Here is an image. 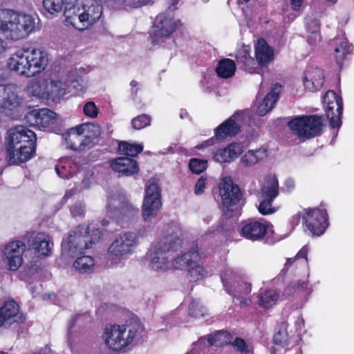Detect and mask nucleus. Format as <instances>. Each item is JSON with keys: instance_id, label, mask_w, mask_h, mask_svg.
I'll return each instance as SVG.
<instances>
[{"instance_id": "f257e3e1", "label": "nucleus", "mask_w": 354, "mask_h": 354, "mask_svg": "<svg viewBox=\"0 0 354 354\" xmlns=\"http://www.w3.org/2000/svg\"><path fill=\"white\" fill-rule=\"evenodd\" d=\"M143 332L142 323L137 319H132L126 324H106L102 337L109 349L124 352L127 346L142 339Z\"/></svg>"}, {"instance_id": "f03ea898", "label": "nucleus", "mask_w": 354, "mask_h": 354, "mask_svg": "<svg viewBox=\"0 0 354 354\" xmlns=\"http://www.w3.org/2000/svg\"><path fill=\"white\" fill-rule=\"evenodd\" d=\"M64 15L66 22L83 30L97 22L102 15V7L97 0H66Z\"/></svg>"}, {"instance_id": "7ed1b4c3", "label": "nucleus", "mask_w": 354, "mask_h": 354, "mask_svg": "<svg viewBox=\"0 0 354 354\" xmlns=\"http://www.w3.org/2000/svg\"><path fill=\"white\" fill-rule=\"evenodd\" d=\"M35 133L24 126L9 131L7 160L10 164H19L30 160L35 152Z\"/></svg>"}, {"instance_id": "20e7f679", "label": "nucleus", "mask_w": 354, "mask_h": 354, "mask_svg": "<svg viewBox=\"0 0 354 354\" xmlns=\"http://www.w3.org/2000/svg\"><path fill=\"white\" fill-rule=\"evenodd\" d=\"M102 234L97 229L82 224L71 230L62 242V256L75 258L100 239Z\"/></svg>"}, {"instance_id": "39448f33", "label": "nucleus", "mask_w": 354, "mask_h": 354, "mask_svg": "<svg viewBox=\"0 0 354 354\" xmlns=\"http://www.w3.org/2000/svg\"><path fill=\"white\" fill-rule=\"evenodd\" d=\"M46 53L39 49H21L8 59V68L19 75L33 77L44 71L48 65Z\"/></svg>"}, {"instance_id": "423d86ee", "label": "nucleus", "mask_w": 354, "mask_h": 354, "mask_svg": "<svg viewBox=\"0 0 354 354\" xmlns=\"http://www.w3.org/2000/svg\"><path fill=\"white\" fill-rule=\"evenodd\" d=\"M35 27V19L10 9H0V33L6 38L18 40L28 36Z\"/></svg>"}, {"instance_id": "0eeeda50", "label": "nucleus", "mask_w": 354, "mask_h": 354, "mask_svg": "<svg viewBox=\"0 0 354 354\" xmlns=\"http://www.w3.org/2000/svg\"><path fill=\"white\" fill-rule=\"evenodd\" d=\"M181 247L182 240L174 236H165L153 243L147 255L151 269L158 271L167 268L171 253L179 250Z\"/></svg>"}, {"instance_id": "6e6552de", "label": "nucleus", "mask_w": 354, "mask_h": 354, "mask_svg": "<svg viewBox=\"0 0 354 354\" xmlns=\"http://www.w3.org/2000/svg\"><path fill=\"white\" fill-rule=\"evenodd\" d=\"M139 208L129 200L126 194L117 192L107 198L106 214L118 222L128 223L137 218Z\"/></svg>"}, {"instance_id": "1a4fd4ad", "label": "nucleus", "mask_w": 354, "mask_h": 354, "mask_svg": "<svg viewBox=\"0 0 354 354\" xmlns=\"http://www.w3.org/2000/svg\"><path fill=\"white\" fill-rule=\"evenodd\" d=\"M139 233L125 232L120 233L111 243L108 254L111 262L118 266L132 255L139 244Z\"/></svg>"}, {"instance_id": "9d476101", "label": "nucleus", "mask_w": 354, "mask_h": 354, "mask_svg": "<svg viewBox=\"0 0 354 354\" xmlns=\"http://www.w3.org/2000/svg\"><path fill=\"white\" fill-rule=\"evenodd\" d=\"M221 278L225 291L233 298L239 300L241 307L250 305L251 299L247 296L251 292V283L243 281L232 268H226Z\"/></svg>"}, {"instance_id": "9b49d317", "label": "nucleus", "mask_w": 354, "mask_h": 354, "mask_svg": "<svg viewBox=\"0 0 354 354\" xmlns=\"http://www.w3.org/2000/svg\"><path fill=\"white\" fill-rule=\"evenodd\" d=\"M221 199V209L227 218L239 214L240 206L243 205V193L240 187L230 179H225L219 187Z\"/></svg>"}, {"instance_id": "f8f14e48", "label": "nucleus", "mask_w": 354, "mask_h": 354, "mask_svg": "<svg viewBox=\"0 0 354 354\" xmlns=\"http://www.w3.org/2000/svg\"><path fill=\"white\" fill-rule=\"evenodd\" d=\"M323 122L322 116L304 115L290 121L288 127L295 134L299 137L311 138L321 134Z\"/></svg>"}, {"instance_id": "ddd939ff", "label": "nucleus", "mask_w": 354, "mask_h": 354, "mask_svg": "<svg viewBox=\"0 0 354 354\" xmlns=\"http://www.w3.org/2000/svg\"><path fill=\"white\" fill-rule=\"evenodd\" d=\"M177 28V21L174 17L165 13L159 14L150 30V41L153 46L162 45L167 40L174 42L171 35Z\"/></svg>"}, {"instance_id": "4468645a", "label": "nucleus", "mask_w": 354, "mask_h": 354, "mask_svg": "<svg viewBox=\"0 0 354 354\" xmlns=\"http://www.w3.org/2000/svg\"><path fill=\"white\" fill-rule=\"evenodd\" d=\"M279 194V182L274 175H268L265 177L260 192L261 202L258 207L260 214L267 215L276 212L272 207L274 200Z\"/></svg>"}, {"instance_id": "2eb2a0df", "label": "nucleus", "mask_w": 354, "mask_h": 354, "mask_svg": "<svg viewBox=\"0 0 354 354\" xmlns=\"http://www.w3.org/2000/svg\"><path fill=\"white\" fill-rule=\"evenodd\" d=\"M162 206L160 189L156 183H148L145 189V196L142 204V215L145 221L153 218Z\"/></svg>"}, {"instance_id": "dca6fc26", "label": "nucleus", "mask_w": 354, "mask_h": 354, "mask_svg": "<svg viewBox=\"0 0 354 354\" xmlns=\"http://www.w3.org/2000/svg\"><path fill=\"white\" fill-rule=\"evenodd\" d=\"M328 214L324 209H307L303 216L306 227L313 236L323 234L328 225Z\"/></svg>"}, {"instance_id": "f3484780", "label": "nucleus", "mask_w": 354, "mask_h": 354, "mask_svg": "<svg viewBox=\"0 0 354 354\" xmlns=\"http://www.w3.org/2000/svg\"><path fill=\"white\" fill-rule=\"evenodd\" d=\"M326 107V114L330 120V124L332 128H339L341 116L343 111V102L342 97L337 95L333 91H328L323 97Z\"/></svg>"}, {"instance_id": "a211bd4d", "label": "nucleus", "mask_w": 354, "mask_h": 354, "mask_svg": "<svg viewBox=\"0 0 354 354\" xmlns=\"http://www.w3.org/2000/svg\"><path fill=\"white\" fill-rule=\"evenodd\" d=\"M21 103L16 84H0V109L3 113L8 115L16 111Z\"/></svg>"}, {"instance_id": "6ab92c4d", "label": "nucleus", "mask_w": 354, "mask_h": 354, "mask_svg": "<svg viewBox=\"0 0 354 354\" xmlns=\"http://www.w3.org/2000/svg\"><path fill=\"white\" fill-rule=\"evenodd\" d=\"M24 119L30 127L45 130L55 123L56 113L48 109H34L28 111Z\"/></svg>"}, {"instance_id": "aec40b11", "label": "nucleus", "mask_w": 354, "mask_h": 354, "mask_svg": "<svg viewBox=\"0 0 354 354\" xmlns=\"http://www.w3.org/2000/svg\"><path fill=\"white\" fill-rule=\"evenodd\" d=\"M268 227V223L263 221L248 219L241 223L240 234L246 239L254 241L263 238Z\"/></svg>"}, {"instance_id": "412c9836", "label": "nucleus", "mask_w": 354, "mask_h": 354, "mask_svg": "<svg viewBox=\"0 0 354 354\" xmlns=\"http://www.w3.org/2000/svg\"><path fill=\"white\" fill-rule=\"evenodd\" d=\"M25 250L26 245L21 241H12L5 246L3 254L10 270H17L21 266Z\"/></svg>"}, {"instance_id": "4be33fe9", "label": "nucleus", "mask_w": 354, "mask_h": 354, "mask_svg": "<svg viewBox=\"0 0 354 354\" xmlns=\"http://www.w3.org/2000/svg\"><path fill=\"white\" fill-rule=\"evenodd\" d=\"M25 319L22 315H19V306L13 300L6 301L0 308V327L15 322L24 323Z\"/></svg>"}, {"instance_id": "5701e85b", "label": "nucleus", "mask_w": 354, "mask_h": 354, "mask_svg": "<svg viewBox=\"0 0 354 354\" xmlns=\"http://www.w3.org/2000/svg\"><path fill=\"white\" fill-rule=\"evenodd\" d=\"M324 83L323 71L318 67H308L303 76V84L304 88L309 91L315 92L319 91Z\"/></svg>"}, {"instance_id": "b1692460", "label": "nucleus", "mask_w": 354, "mask_h": 354, "mask_svg": "<svg viewBox=\"0 0 354 354\" xmlns=\"http://www.w3.org/2000/svg\"><path fill=\"white\" fill-rule=\"evenodd\" d=\"M93 123H83L71 128L63 135L67 148L73 151H80L82 134L88 131V128L92 127Z\"/></svg>"}, {"instance_id": "393cba45", "label": "nucleus", "mask_w": 354, "mask_h": 354, "mask_svg": "<svg viewBox=\"0 0 354 354\" xmlns=\"http://www.w3.org/2000/svg\"><path fill=\"white\" fill-rule=\"evenodd\" d=\"M113 170L122 176H129L137 174L139 167L136 161L129 157H120L111 162Z\"/></svg>"}, {"instance_id": "a878e982", "label": "nucleus", "mask_w": 354, "mask_h": 354, "mask_svg": "<svg viewBox=\"0 0 354 354\" xmlns=\"http://www.w3.org/2000/svg\"><path fill=\"white\" fill-rule=\"evenodd\" d=\"M243 151L241 143L233 142L223 149H218L214 154L215 161L221 163L231 162L238 158Z\"/></svg>"}, {"instance_id": "bb28decb", "label": "nucleus", "mask_w": 354, "mask_h": 354, "mask_svg": "<svg viewBox=\"0 0 354 354\" xmlns=\"http://www.w3.org/2000/svg\"><path fill=\"white\" fill-rule=\"evenodd\" d=\"M201 258L198 247H196L174 258L172 260V266L175 269L187 270L192 265L196 263L197 261H201Z\"/></svg>"}, {"instance_id": "cd10ccee", "label": "nucleus", "mask_w": 354, "mask_h": 354, "mask_svg": "<svg viewBox=\"0 0 354 354\" xmlns=\"http://www.w3.org/2000/svg\"><path fill=\"white\" fill-rule=\"evenodd\" d=\"M281 91V85L280 84L277 83L273 85L271 91L263 97V102L257 106V113L259 115L263 116L273 109L279 99Z\"/></svg>"}, {"instance_id": "c85d7f7f", "label": "nucleus", "mask_w": 354, "mask_h": 354, "mask_svg": "<svg viewBox=\"0 0 354 354\" xmlns=\"http://www.w3.org/2000/svg\"><path fill=\"white\" fill-rule=\"evenodd\" d=\"M67 84L66 82L60 80H50L47 82L44 91L42 92L41 97H46L48 100L56 101L59 100L66 94Z\"/></svg>"}, {"instance_id": "c756f323", "label": "nucleus", "mask_w": 354, "mask_h": 354, "mask_svg": "<svg viewBox=\"0 0 354 354\" xmlns=\"http://www.w3.org/2000/svg\"><path fill=\"white\" fill-rule=\"evenodd\" d=\"M337 64L341 67L348 55L351 54L353 47L344 36H337L333 41Z\"/></svg>"}, {"instance_id": "7c9ffc66", "label": "nucleus", "mask_w": 354, "mask_h": 354, "mask_svg": "<svg viewBox=\"0 0 354 354\" xmlns=\"http://www.w3.org/2000/svg\"><path fill=\"white\" fill-rule=\"evenodd\" d=\"M106 2L113 10L125 11L153 3V0H106Z\"/></svg>"}, {"instance_id": "2f4dec72", "label": "nucleus", "mask_w": 354, "mask_h": 354, "mask_svg": "<svg viewBox=\"0 0 354 354\" xmlns=\"http://www.w3.org/2000/svg\"><path fill=\"white\" fill-rule=\"evenodd\" d=\"M256 60L259 66H266L274 57L273 49L268 44L264 39H259L255 46Z\"/></svg>"}, {"instance_id": "473e14b6", "label": "nucleus", "mask_w": 354, "mask_h": 354, "mask_svg": "<svg viewBox=\"0 0 354 354\" xmlns=\"http://www.w3.org/2000/svg\"><path fill=\"white\" fill-rule=\"evenodd\" d=\"M53 245L50 236L44 233L36 234L31 243L32 249L40 256H49Z\"/></svg>"}, {"instance_id": "72a5a7b5", "label": "nucleus", "mask_w": 354, "mask_h": 354, "mask_svg": "<svg viewBox=\"0 0 354 354\" xmlns=\"http://www.w3.org/2000/svg\"><path fill=\"white\" fill-rule=\"evenodd\" d=\"M233 115L216 129V140H222L227 136H234L240 131L239 125L234 120Z\"/></svg>"}, {"instance_id": "f704fd0d", "label": "nucleus", "mask_w": 354, "mask_h": 354, "mask_svg": "<svg viewBox=\"0 0 354 354\" xmlns=\"http://www.w3.org/2000/svg\"><path fill=\"white\" fill-rule=\"evenodd\" d=\"M238 64H242L244 70L250 73H260L261 66L259 63L256 62L250 55L249 52L246 49L240 50L236 56Z\"/></svg>"}, {"instance_id": "c9c22d12", "label": "nucleus", "mask_w": 354, "mask_h": 354, "mask_svg": "<svg viewBox=\"0 0 354 354\" xmlns=\"http://www.w3.org/2000/svg\"><path fill=\"white\" fill-rule=\"evenodd\" d=\"M287 321L283 320L278 324L277 332L273 337L274 343L283 348L287 346L290 342V335L287 331Z\"/></svg>"}, {"instance_id": "e433bc0d", "label": "nucleus", "mask_w": 354, "mask_h": 354, "mask_svg": "<svg viewBox=\"0 0 354 354\" xmlns=\"http://www.w3.org/2000/svg\"><path fill=\"white\" fill-rule=\"evenodd\" d=\"M279 294L275 290H261L258 295V303L263 308H269L275 305Z\"/></svg>"}, {"instance_id": "4c0bfd02", "label": "nucleus", "mask_w": 354, "mask_h": 354, "mask_svg": "<svg viewBox=\"0 0 354 354\" xmlns=\"http://www.w3.org/2000/svg\"><path fill=\"white\" fill-rule=\"evenodd\" d=\"M267 156L265 149L250 150L241 158V162L245 167H252Z\"/></svg>"}, {"instance_id": "58836bf2", "label": "nucleus", "mask_w": 354, "mask_h": 354, "mask_svg": "<svg viewBox=\"0 0 354 354\" xmlns=\"http://www.w3.org/2000/svg\"><path fill=\"white\" fill-rule=\"evenodd\" d=\"M236 71V65L230 59H223L218 62L216 67V73L219 77L228 78L232 77Z\"/></svg>"}, {"instance_id": "ea45409f", "label": "nucleus", "mask_w": 354, "mask_h": 354, "mask_svg": "<svg viewBox=\"0 0 354 354\" xmlns=\"http://www.w3.org/2000/svg\"><path fill=\"white\" fill-rule=\"evenodd\" d=\"M94 259L91 256H82L77 258L73 263V267L80 273L91 272L94 269Z\"/></svg>"}, {"instance_id": "a19ab883", "label": "nucleus", "mask_w": 354, "mask_h": 354, "mask_svg": "<svg viewBox=\"0 0 354 354\" xmlns=\"http://www.w3.org/2000/svg\"><path fill=\"white\" fill-rule=\"evenodd\" d=\"M100 131L98 126L93 123V127L88 128L86 133L82 134L80 151H83L87 147H90L94 139L100 134Z\"/></svg>"}, {"instance_id": "79ce46f5", "label": "nucleus", "mask_w": 354, "mask_h": 354, "mask_svg": "<svg viewBox=\"0 0 354 354\" xmlns=\"http://www.w3.org/2000/svg\"><path fill=\"white\" fill-rule=\"evenodd\" d=\"M118 149L120 154L134 157L142 152L143 146L127 141H121L119 143Z\"/></svg>"}, {"instance_id": "37998d69", "label": "nucleus", "mask_w": 354, "mask_h": 354, "mask_svg": "<svg viewBox=\"0 0 354 354\" xmlns=\"http://www.w3.org/2000/svg\"><path fill=\"white\" fill-rule=\"evenodd\" d=\"M189 303V315L196 319L205 317L207 314V309L200 304L199 301L186 298L184 304Z\"/></svg>"}, {"instance_id": "c03bdc74", "label": "nucleus", "mask_w": 354, "mask_h": 354, "mask_svg": "<svg viewBox=\"0 0 354 354\" xmlns=\"http://www.w3.org/2000/svg\"><path fill=\"white\" fill-rule=\"evenodd\" d=\"M230 334L227 331L220 330L208 335L207 341L210 346H222L230 343Z\"/></svg>"}, {"instance_id": "a18cd8bd", "label": "nucleus", "mask_w": 354, "mask_h": 354, "mask_svg": "<svg viewBox=\"0 0 354 354\" xmlns=\"http://www.w3.org/2000/svg\"><path fill=\"white\" fill-rule=\"evenodd\" d=\"M308 248L306 245H304L296 254L294 258H288L284 265L283 268L281 270V272H286L289 268L294 263H298L299 261H304L305 264L308 262Z\"/></svg>"}, {"instance_id": "49530a36", "label": "nucleus", "mask_w": 354, "mask_h": 354, "mask_svg": "<svg viewBox=\"0 0 354 354\" xmlns=\"http://www.w3.org/2000/svg\"><path fill=\"white\" fill-rule=\"evenodd\" d=\"M187 270L192 281H199L207 275V270L201 265V261H197V263L192 265Z\"/></svg>"}, {"instance_id": "de8ad7c7", "label": "nucleus", "mask_w": 354, "mask_h": 354, "mask_svg": "<svg viewBox=\"0 0 354 354\" xmlns=\"http://www.w3.org/2000/svg\"><path fill=\"white\" fill-rule=\"evenodd\" d=\"M66 0H43L44 9L51 15L60 12L63 7L66 10Z\"/></svg>"}, {"instance_id": "09e8293b", "label": "nucleus", "mask_w": 354, "mask_h": 354, "mask_svg": "<svg viewBox=\"0 0 354 354\" xmlns=\"http://www.w3.org/2000/svg\"><path fill=\"white\" fill-rule=\"evenodd\" d=\"M239 6H241L245 15H249V10L251 12H259L261 1L259 0H238Z\"/></svg>"}, {"instance_id": "8fccbe9b", "label": "nucleus", "mask_w": 354, "mask_h": 354, "mask_svg": "<svg viewBox=\"0 0 354 354\" xmlns=\"http://www.w3.org/2000/svg\"><path fill=\"white\" fill-rule=\"evenodd\" d=\"M151 116L147 114H141L131 120V125L134 129H142L151 124Z\"/></svg>"}, {"instance_id": "3c124183", "label": "nucleus", "mask_w": 354, "mask_h": 354, "mask_svg": "<svg viewBox=\"0 0 354 354\" xmlns=\"http://www.w3.org/2000/svg\"><path fill=\"white\" fill-rule=\"evenodd\" d=\"M207 161L203 159L192 158L189 162V167L192 173L199 174L207 169Z\"/></svg>"}, {"instance_id": "603ef678", "label": "nucleus", "mask_w": 354, "mask_h": 354, "mask_svg": "<svg viewBox=\"0 0 354 354\" xmlns=\"http://www.w3.org/2000/svg\"><path fill=\"white\" fill-rule=\"evenodd\" d=\"M308 281H297V282H292L290 283L287 288H286L285 292L288 296H290L293 294V292L297 290H304L308 289Z\"/></svg>"}, {"instance_id": "864d4df0", "label": "nucleus", "mask_w": 354, "mask_h": 354, "mask_svg": "<svg viewBox=\"0 0 354 354\" xmlns=\"http://www.w3.org/2000/svg\"><path fill=\"white\" fill-rule=\"evenodd\" d=\"M84 114L91 118H95L98 115V109L93 102H88L84 106Z\"/></svg>"}, {"instance_id": "5fc2aeb1", "label": "nucleus", "mask_w": 354, "mask_h": 354, "mask_svg": "<svg viewBox=\"0 0 354 354\" xmlns=\"http://www.w3.org/2000/svg\"><path fill=\"white\" fill-rule=\"evenodd\" d=\"M232 346L243 354H250L245 340L242 338L236 337L232 342Z\"/></svg>"}, {"instance_id": "6e6d98bb", "label": "nucleus", "mask_w": 354, "mask_h": 354, "mask_svg": "<svg viewBox=\"0 0 354 354\" xmlns=\"http://www.w3.org/2000/svg\"><path fill=\"white\" fill-rule=\"evenodd\" d=\"M85 213V205L82 202L75 203L71 208V214L73 217H82Z\"/></svg>"}, {"instance_id": "4d7b16f0", "label": "nucleus", "mask_w": 354, "mask_h": 354, "mask_svg": "<svg viewBox=\"0 0 354 354\" xmlns=\"http://www.w3.org/2000/svg\"><path fill=\"white\" fill-rule=\"evenodd\" d=\"M207 178L204 176H201L197 180L195 187L194 193L196 195H200L204 192L206 186Z\"/></svg>"}, {"instance_id": "13d9d810", "label": "nucleus", "mask_w": 354, "mask_h": 354, "mask_svg": "<svg viewBox=\"0 0 354 354\" xmlns=\"http://www.w3.org/2000/svg\"><path fill=\"white\" fill-rule=\"evenodd\" d=\"M294 324L296 331L300 334L304 328V320L301 315H298L295 317Z\"/></svg>"}, {"instance_id": "bf43d9fd", "label": "nucleus", "mask_w": 354, "mask_h": 354, "mask_svg": "<svg viewBox=\"0 0 354 354\" xmlns=\"http://www.w3.org/2000/svg\"><path fill=\"white\" fill-rule=\"evenodd\" d=\"M55 171L57 175L62 178H68L71 175V172L66 169L65 166H62L61 167L57 166L55 167Z\"/></svg>"}, {"instance_id": "052dcab7", "label": "nucleus", "mask_w": 354, "mask_h": 354, "mask_svg": "<svg viewBox=\"0 0 354 354\" xmlns=\"http://www.w3.org/2000/svg\"><path fill=\"white\" fill-rule=\"evenodd\" d=\"M89 318H90L89 315H87L86 313L77 315L72 318L71 323H70V328H72L75 324V323L77 322L80 319H88Z\"/></svg>"}, {"instance_id": "680f3d73", "label": "nucleus", "mask_w": 354, "mask_h": 354, "mask_svg": "<svg viewBox=\"0 0 354 354\" xmlns=\"http://www.w3.org/2000/svg\"><path fill=\"white\" fill-rule=\"evenodd\" d=\"M319 24L316 20H311L307 23V28L311 32H316L319 30Z\"/></svg>"}, {"instance_id": "e2e57ef3", "label": "nucleus", "mask_w": 354, "mask_h": 354, "mask_svg": "<svg viewBox=\"0 0 354 354\" xmlns=\"http://www.w3.org/2000/svg\"><path fill=\"white\" fill-rule=\"evenodd\" d=\"M215 140H216V139H214V138H211L208 139L207 140L203 142L202 144L196 146V148L198 149H203L205 147L213 145L214 144Z\"/></svg>"}, {"instance_id": "0e129e2a", "label": "nucleus", "mask_w": 354, "mask_h": 354, "mask_svg": "<svg viewBox=\"0 0 354 354\" xmlns=\"http://www.w3.org/2000/svg\"><path fill=\"white\" fill-rule=\"evenodd\" d=\"M285 188L287 192H290L295 187V181L292 178H288L284 183Z\"/></svg>"}, {"instance_id": "69168bd1", "label": "nucleus", "mask_w": 354, "mask_h": 354, "mask_svg": "<svg viewBox=\"0 0 354 354\" xmlns=\"http://www.w3.org/2000/svg\"><path fill=\"white\" fill-rule=\"evenodd\" d=\"M304 0H290L291 6L293 10H297L300 8Z\"/></svg>"}, {"instance_id": "338daca9", "label": "nucleus", "mask_w": 354, "mask_h": 354, "mask_svg": "<svg viewBox=\"0 0 354 354\" xmlns=\"http://www.w3.org/2000/svg\"><path fill=\"white\" fill-rule=\"evenodd\" d=\"M130 84L131 86V95L136 96L138 90V82L136 80H132Z\"/></svg>"}, {"instance_id": "774afa93", "label": "nucleus", "mask_w": 354, "mask_h": 354, "mask_svg": "<svg viewBox=\"0 0 354 354\" xmlns=\"http://www.w3.org/2000/svg\"><path fill=\"white\" fill-rule=\"evenodd\" d=\"M300 219H301V215L300 214L295 215L294 216H292V220L290 221L291 225L293 227L297 225L299 223V222H300Z\"/></svg>"}]
</instances>
